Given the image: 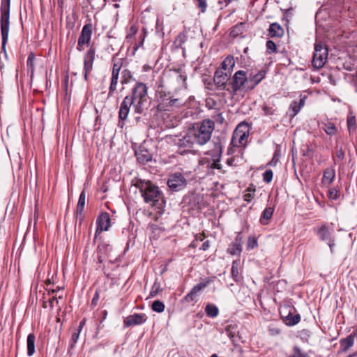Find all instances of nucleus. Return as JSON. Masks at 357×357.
I'll return each instance as SVG.
<instances>
[{
	"label": "nucleus",
	"instance_id": "1",
	"mask_svg": "<svg viewBox=\"0 0 357 357\" xmlns=\"http://www.w3.org/2000/svg\"><path fill=\"white\" fill-rule=\"evenodd\" d=\"M147 100L148 86L146 84L136 82L130 90V93L123 98L121 103L119 111V120L125 121L127 119L131 106H132L135 113L139 114L144 113L148 109L146 106Z\"/></svg>",
	"mask_w": 357,
	"mask_h": 357
},
{
	"label": "nucleus",
	"instance_id": "2",
	"mask_svg": "<svg viewBox=\"0 0 357 357\" xmlns=\"http://www.w3.org/2000/svg\"><path fill=\"white\" fill-rule=\"evenodd\" d=\"M245 148V120L240 122L235 128L227 153L232 156L227 159L230 166L243 164V153Z\"/></svg>",
	"mask_w": 357,
	"mask_h": 357
},
{
	"label": "nucleus",
	"instance_id": "3",
	"mask_svg": "<svg viewBox=\"0 0 357 357\" xmlns=\"http://www.w3.org/2000/svg\"><path fill=\"white\" fill-rule=\"evenodd\" d=\"M132 185L139 190L144 202L156 206V204L162 201L164 202L163 196L159 188L150 181H146L135 178L132 181Z\"/></svg>",
	"mask_w": 357,
	"mask_h": 357
},
{
	"label": "nucleus",
	"instance_id": "4",
	"mask_svg": "<svg viewBox=\"0 0 357 357\" xmlns=\"http://www.w3.org/2000/svg\"><path fill=\"white\" fill-rule=\"evenodd\" d=\"M214 130V122L211 119H204L200 124L190 130L196 144L200 146L206 144L211 138Z\"/></svg>",
	"mask_w": 357,
	"mask_h": 357
},
{
	"label": "nucleus",
	"instance_id": "5",
	"mask_svg": "<svg viewBox=\"0 0 357 357\" xmlns=\"http://www.w3.org/2000/svg\"><path fill=\"white\" fill-rule=\"evenodd\" d=\"M10 0H1V17H0V26L1 33V50L6 53V45L8 42L9 26H10Z\"/></svg>",
	"mask_w": 357,
	"mask_h": 357
},
{
	"label": "nucleus",
	"instance_id": "6",
	"mask_svg": "<svg viewBox=\"0 0 357 357\" xmlns=\"http://www.w3.org/2000/svg\"><path fill=\"white\" fill-rule=\"evenodd\" d=\"M206 154L211 155V160L207 158L202 159L203 164H206L207 167L210 169H217L220 170L222 166L220 164L221 154H222V145L220 139L217 142H213V149L207 151Z\"/></svg>",
	"mask_w": 357,
	"mask_h": 357
},
{
	"label": "nucleus",
	"instance_id": "7",
	"mask_svg": "<svg viewBox=\"0 0 357 357\" xmlns=\"http://www.w3.org/2000/svg\"><path fill=\"white\" fill-rule=\"evenodd\" d=\"M328 54L326 45L321 42H316L312 58V66L316 68H322L327 61Z\"/></svg>",
	"mask_w": 357,
	"mask_h": 357
},
{
	"label": "nucleus",
	"instance_id": "8",
	"mask_svg": "<svg viewBox=\"0 0 357 357\" xmlns=\"http://www.w3.org/2000/svg\"><path fill=\"white\" fill-rule=\"evenodd\" d=\"M112 225L110 215L107 212H102L96 219V229L93 242H96L98 236L102 232L108 231Z\"/></svg>",
	"mask_w": 357,
	"mask_h": 357
},
{
	"label": "nucleus",
	"instance_id": "9",
	"mask_svg": "<svg viewBox=\"0 0 357 357\" xmlns=\"http://www.w3.org/2000/svg\"><path fill=\"white\" fill-rule=\"evenodd\" d=\"M122 68V59H119L115 61L113 64L112 69V76L110 80V84L109 86L107 98H112L117 89V84L119 78V73Z\"/></svg>",
	"mask_w": 357,
	"mask_h": 357
},
{
	"label": "nucleus",
	"instance_id": "10",
	"mask_svg": "<svg viewBox=\"0 0 357 357\" xmlns=\"http://www.w3.org/2000/svg\"><path fill=\"white\" fill-rule=\"evenodd\" d=\"M225 333L234 345V351L241 355L243 353V350L242 347L238 346V342H243V340L239 334V331L237 330V327L231 324L227 325L225 327Z\"/></svg>",
	"mask_w": 357,
	"mask_h": 357
},
{
	"label": "nucleus",
	"instance_id": "11",
	"mask_svg": "<svg viewBox=\"0 0 357 357\" xmlns=\"http://www.w3.org/2000/svg\"><path fill=\"white\" fill-rule=\"evenodd\" d=\"M185 102L181 98H174L170 96L168 100L164 102L158 103L155 106L158 112H171L175 109L180 108L184 105Z\"/></svg>",
	"mask_w": 357,
	"mask_h": 357
},
{
	"label": "nucleus",
	"instance_id": "12",
	"mask_svg": "<svg viewBox=\"0 0 357 357\" xmlns=\"http://www.w3.org/2000/svg\"><path fill=\"white\" fill-rule=\"evenodd\" d=\"M167 185L172 190L177 192L185 188L187 181L181 173L176 172L169 176Z\"/></svg>",
	"mask_w": 357,
	"mask_h": 357
},
{
	"label": "nucleus",
	"instance_id": "13",
	"mask_svg": "<svg viewBox=\"0 0 357 357\" xmlns=\"http://www.w3.org/2000/svg\"><path fill=\"white\" fill-rule=\"evenodd\" d=\"M213 280V278L203 279L199 283L193 287L190 291L183 297L182 301L185 303L194 301L197 294L204 290Z\"/></svg>",
	"mask_w": 357,
	"mask_h": 357
},
{
	"label": "nucleus",
	"instance_id": "14",
	"mask_svg": "<svg viewBox=\"0 0 357 357\" xmlns=\"http://www.w3.org/2000/svg\"><path fill=\"white\" fill-rule=\"evenodd\" d=\"M267 70L261 69L256 71L251 69L249 73V77H247V90H252L255 87L266 77Z\"/></svg>",
	"mask_w": 357,
	"mask_h": 357
},
{
	"label": "nucleus",
	"instance_id": "15",
	"mask_svg": "<svg viewBox=\"0 0 357 357\" xmlns=\"http://www.w3.org/2000/svg\"><path fill=\"white\" fill-rule=\"evenodd\" d=\"M195 144L196 142L194 140L189 131L185 136L178 139V142H177V146L178 147V153L181 155L189 153Z\"/></svg>",
	"mask_w": 357,
	"mask_h": 357
},
{
	"label": "nucleus",
	"instance_id": "16",
	"mask_svg": "<svg viewBox=\"0 0 357 357\" xmlns=\"http://www.w3.org/2000/svg\"><path fill=\"white\" fill-rule=\"evenodd\" d=\"M229 76V73L223 71L222 69L218 68L215 72L213 77V81L217 89L220 90L225 89Z\"/></svg>",
	"mask_w": 357,
	"mask_h": 357
},
{
	"label": "nucleus",
	"instance_id": "17",
	"mask_svg": "<svg viewBox=\"0 0 357 357\" xmlns=\"http://www.w3.org/2000/svg\"><path fill=\"white\" fill-rule=\"evenodd\" d=\"M146 319L147 317L145 314L134 313L124 319V327L143 324L146 321Z\"/></svg>",
	"mask_w": 357,
	"mask_h": 357
},
{
	"label": "nucleus",
	"instance_id": "18",
	"mask_svg": "<svg viewBox=\"0 0 357 357\" xmlns=\"http://www.w3.org/2000/svg\"><path fill=\"white\" fill-rule=\"evenodd\" d=\"M245 83V73L243 70L236 72L231 82V87L234 94H237L238 91L241 90V87Z\"/></svg>",
	"mask_w": 357,
	"mask_h": 357
},
{
	"label": "nucleus",
	"instance_id": "19",
	"mask_svg": "<svg viewBox=\"0 0 357 357\" xmlns=\"http://www.w3.org/2000/svg\"><path fill=\"white\" fill-rule=\"evenodd\" d=\"M243 236L241 232L238 233L236 236L235 241L231 243L227 250V252L231 255H239L243 251Z\"/></svg>",
	"mask_w": 357,
	"mask_h": 357
},
{
	"label": "nucleus",
	"instance_id": "20",
	"mask_svg": "<svg viewBox=\"0 0 357 357\" xmlns=\"http://www.w3.org/2000/svg\"><path fill=\"white\" fill-rule=\"evenodd\" d=\"M135 153L137 161L142 165H145L152 160V154L144 145L139 146Z\"/></svg>",
	"mask_w": 357,
	"mask_h": 357
},
{
	"label": "nucleus",
	"instance_id": "21",
	"mask_svg": "<svg viewBox=\"0 0 357 357\" xmlns=\"http://www.w3.org/2000/svg\"><path fill=\"white\" fill-rule=\"evenodd\" d=\"M245 32V24L244 22H240L234 26L229 33L230 37L233 40H238L244 38Z\"/></svg>",
	"mask_w": 357,
	"mask_h": 357
},
{
	"label": "nucleus",
	"instance_id": "22",
	"mask_svg": "<svg viewBox=\"0 0 357 357\" xmlns=\"http://www.w3.org/2000/svg\"><path fill=\"white\" fill-rule=\"evenodd\" d=\"M93 24L89 22L86 24L81 31V33L78 38L79 40L86 43L87 46H89L91 36H92Z\"/></svg>",
	"mask_w": 357,
	"mask_h": 357
},
{
	"label": "nucleus",
	"instance_id": "23",
	"mask_svg": "<svg viewBox=\"0 0 357 357\" xmlns=\"http://www.w3.org/2000/svg\"><path fill=\"white\" fill-rule=\"evenodd\" d=\"M96 50L91 46L86 52L84 56V70H92L95 60Z\"/></svg>",
	"mask_w": 357,
	"mask_h": 357
},
{
	"label": "nucleus",
	"instance_id": "24",
	"mask_svg": "<svg viewBox=\"0 0 357 357\" xmlns=\"http://www.w3.org/2000/svg\"><path fill=\"white\" fill-rule=\"evenodd\" d=\"M305 101V97L301 98L299 101L294 100L290 105L288 115L291 118H294L304 106Z\"/></svg>",
	"mask_w": 357,
	"mask_h": 357
},
{
	"label": "nucleus",
	"instance_id": "25",
	"mask_svg": "<svg viewBox=\"0 0 357 357\" xmlns=\"http://www.w3.org/2000/svg\"><path fill=\"white\" fill-rule=\"evenodd\" d=\"M268 35L271 38L278 37L280 38L284 35L283 28L278 23H272L268 29Z\"/></svg>",
	"mask_w": 357,
	"mask_h": 357
},
{
	"label": "nucleus",
	"instance_id": "26",
	"mask_svg": "<svg viewBox=\"0 0 357 357\" xmlns=\"http://www.w3.org/2000/svg\"><path fill=\"white\" fill-rule=\"evenodd\" d=\"M301 321V315L296 312V310L294 308V312H291L287 318H285L283 321L288 326H293Z\"/></svg>",
	"mask_w": 357,
	"mask_h": 357
},
{
	"label": "nucleus",
	"instance_id": "27",
	"mask_svg": "<svg viewBox=\"0 0 357 357\" xmlns=\"http://www.w3.org/2000/svg\"><path fill=\"white\" fill-rule=\"evenodd\" d=\"M317 235L319 238L322 241H328L333 238L328 227L325 225L319 228Z\"/></svg>",
	"mask_w": 357,
	"mask_h": 357
},
{
	"label": "nucleus",
	"instance_id": "28",
	"mask_svg": "<svg viewBox=\"0 0 357 357\" xmlns=\"http://www.w3.org/2000/svg\"><path fill=\"white\" fill-rule=\"evenodd\" d=\"M170 92L166 91L162 89V86L159 85L158 89L155 91V99L158 103L164 102L165 100H168L170 97Z\"/></svg>",
	"mask_w": 357,
	"mask_h": 357
},
{
	"label": "nucleus",
	"instance_id": "29",
	"mask_svg": "<svg viewBox=\"0 0 357 357\" xmlns=\"http://www.w3.org/2000/svg\"><path fill=\"white\" fill-rule=\"evenodd\" d=\"M235 64L234 59L232 56H227L221 63L219 69H222L230 74V71L232 70Z\"/></svg>",
	"mask_w": 357,
	"mask_h": 357
},
{
	"label": "nucleus",
	"instance_id": "30",
	"mask_svg": "<svg viewBox=\"0 0 357 357\" xmlns=\"http://www.w3.org/2000/svg\"><path fill=\"white\" fill-rule=\"evenodd\" d=\"M36 336L33 333H30L27 336L26 347L28 356H32L35 353Z\"/></svg>",
	"mask_w": 357,
	"mask_h": 357
},
{
	"label": "nucleus",
	"instance_id": "31",
	"mask_svg": "<svg viewBox=\"0 0 357 357\" xmlns=\"http://www.w3.org/2000/svg\"><path fill=\"white\" fill-rule=\"evenodd\" d=\"M354 335L351 334L346 338L342 339L340 340V347L342 351H347L350 347L353 346L354 342Z\"/></svg>",
	"mask_w": 357,
	"mask_h": 357
},
{
	"label": "nucleus",
	"instance_id": "32",
	"mask_svg": "<svg viewBox=\"0 0 357 357\" xmlns=\"http://www.w3.org/2000/svg\"><path fill=\"white\" fill-rule=\"evenodd\" d=\"M86 202V192L85 190H83L79 197L78 202L77 204L76 213L77 215H82L85 206Z\"/></svg>",
	"mask_w": 357,
	"mask_h": 357
},
{
	"label": "nucleus",
	"instance_id": "33",
	"mask_svg": "<svg viewBox=\"0 0 357 357\" xmlns=\"http://www.w3.org/2000/svg\"><path fill=\"white\" fill-rule=\"evenodd\" d=\"M133 73L128 69H123L121 72V84H127L132 81H135Z\"/></svg>",
	"mask_w": 357,
	"mask_h": 357
},
{
	"label": "nucleus",
	"instance_id": "34",
	"mask_svg": "<svg viewBox=\"0 0 357 357\" xmlns=\"http://www.w3.org/2000/svg\"><path fill=\"white\" fill-rule=\"evenodd\" d=\"M205 313L210 318H215L219 314L218 307L213 303H207L205 307Z\"/></svg>",
	"mask_w": 357,
	"mask_h": 357
},
{
	"label": "nucleus",
	"instance_id": "35",
	"mask_svg": "<svg viewBox=\"0 0 357 357\" xmlns=\"http://www.w3.org/2000/svg\"><path fill=\"white\" fill-rule=\"evenodd\" d=\"M188 35L186 30L185 29L183 31L181 32L175 38L174 41V45L176 48H182V45L187 41Z\"/></svg>",
	"mask_w": 357,
	"mask_h": 357
},
{
	"label": "nucleus",
	"instance_id": "36",
	"mask_svg": "<svg viewBox=\"0 0 357 357\" xmlns=\"http://www.w3.org/2000/svg\"><path fill=\"white\" fill-rule=\"evenodd\" d=\"M240 268H241L240 261L239 260L234 261L232 263L231 273V276H232L233 279L236 282H238L241 279V276L239 275Z\"/></svg>",
	"mask_w": 357,
	"mask_h": 357
},
{
	"label": "nucleus",
	"instance_id": "37",
	"mask_svg": "<svg viewBox=\"0 0 357 357\" xmlns=\"http://www.w3.org/2000/svg\"><path fill=\"white\" fill-rule=\"evenodd\" d=\"M274 212L273 207H267L262 212L260 222L262 225H266L267 222L272 218Z\"/></svg>",
	"mask_w": 357,
	"mask_h": 357
},
{
	"label": "nucleus",
	"instance_id": "38",
	"mask_svg": "<svg viewBox=\"0 0 357 357\" xmlns=\"http://www.w3.org/2000/svg\"><path fill=\"white\" fill-rule=\"evenodd\" d=\"M112 250V247L107 243L102 242L97 247V252L103 255H107Z\"/></svg>",
	"mask_w": 357,
	"mask_h": 357
},
{
	"label": "nucleus",
	"instance_id": "39",
	"mask_svg": "<svg viewBox=\"0 0 357 357\" xmlns=\"http://www.w3.org/2000/svg\"><path fill=\"white\" fill-rule=\"evenodd\" d=\"M335 176V169L333 168H327L324 172L323 180L324 182L331 183L334 180Z\"/></svg>",
	"mask_w": 357,
	"mask_h": 357
},
{
	"label": "nucleus",
	"instance_id": "40",
	"mask_svg": "<svg viewBox=\"0 0 357 357\" xmlns=\"http://www.w3.org/2000/svg\"><path fill=\"white\" fill-rule=\"evenodd\" d=\"M294 307L289 305L282 307L280 310V314L282 320H284L285 318H287V317L291 314V312H294Z\"/></svg>",
	"mask_w": 357,
	"mask_h": 357
},
{
	"label": "nucleus",
	"instance_id": "41",
	"mask_svg": "<svg viewBox=\"0 0 357 357\" xmlns=\"http://www.w3.org/2000/svg\"><path fill=\"white\" fill-rule=\"evenodd\" d=\"M165 304L159 300L153 301L151 305L152 310L158 313L162 312L165 310Z\"/></svg>",
	"mask_w": 357,
	"mask_h": 357
},
{
	"label": "nucleus",
	"instance_id": "42",
	"mask_svg": "<svg viewBox=\"0 0 357 357\" xmlns=\"http://www.w3.org/2000/svg\"><path fill=\"white\" fill-rule=\"evenodd\" d=\"M347 128L349 134L356 130V118L354 116L349 115L347 117Z\"/></svg>",
	"mask_w": 357,
	"mask_h": 357
},
{
	"label": "nucleus",
	"instance_id": "43",
	"mask_svg": "<svg viewBox=\"0 0 357 357\" xmlns=\"http://www.w3.org/2000/svg\"><path fill=\"white\" fill-rule=\"evenodd\" d=\"M211 117L213 118V121L215 123H217L218 124H223L225 122V118L221 112L219 111L215 110L214 113L211 115Z\"/></svg>",
	"mask_w": 357,
	"mask_h": 357
},
{
	"label": "nucleus",
	"instance_id": "44",
	"mask_svg": "<svg viewBox=\"0 0 357 357\" xmlns=\"http://www.w3.org/2000/svg\"><path fill=\"white\" fill-rule=\"evenodd\" d=\"M161 291L160 284L155 280L153 283L151 291L149 293V297L153 298L157 296V294Z\"/></svg>",
	"mask_w": 357,
	"mask_h": 357
},
{
	"label": "nucleus",
	"instance_id": "45",
	"mask_svg": "<svg viewBox=\"0 0 357 357\" xmlns=\"http://www.w3.org/2000/svg\"><path fill=\"white\" fill-rule=\"evenodd\" d=\"M325 132L329 135H333L336 133L337 129L334 123L328 122L325 124Z\"/></svg>",
	"mask_w": 357,
	"mask_h": 357
},
{
	"label": "nucleus",
	"instance_id": "46",
	"mask_svg": "<svg viewBox=\"0 0 357 357\" xmlns=\"http://www.w3.org/2000/svg\"><path fill=\"white\" fill-rule=\"evenodd\" d=\"M288 357H310L307 353L303 351L299 347H295L294 352Z\"/></svg>",
	"mask_w": 357,
	"mask_h": 357
},
{
	"label": "nucleus",
	"instance_id": "47",
	"mask_svg": "<svg viewBox=\"0 0 357 357\" xmlns=\"http://www.w3.org/2000/svg\"><path fill=\"white\" fill-rule=\"evenodd\" d=\"M281 154L280 151L276 150L274 152L273 157L271 159V160L268 163V165L275 167L276 166L277 163L278 162L280 158Z\"/></svg>",
	"mask_w": 357,
	"mask_h": 357
},
{
	"label": "nucleus",
	"instance_id": "48",
	"mask_svg": "<svg viewBox=\"0 0 357 357\" xmlns=\"http://www.w3.org/2000/svg\"><path fill=\"white\" fill-rule=\"evenodd\" d=\"M177 73L178 74L177 75V82H181L182 86L186 89L187 88V84H186V79H187V75L185 73H180L179 70H176Z\"/></svg>",
	"mask_w": 357,
	"mask_h": 357
},
{
	"label": "nucleus",
	"instance_id": "49",
	"mask_svg": "<svg viewBox=\"0 0 357 357\" xmlns=\"http://www.w3.org/2000/svg\"><path fill=\"white\" fill-rule=\"evenodd\" d=\"M268 334L271 336H278L280 335L281 330L274 325H270L268 328Z\"/></svg>",
	"mask_w": 357,
	"mask_h": 357
},
{
	"label": "nucleus",
	"instance_id": "50",
	"mask_svg": "<svg viewBox=\"0 0 357 357\" xmlns=\"http://www.w3.org/2000/svg\"><path fill=\"white\" fill-rule=\"evenodd\" d=\"M258 243L257 239L255 236H250L247 241V248L248 249H254L257 247Z\"/></svg>",
	"mask_w": 357,
	"mask_h": 357
},
{
	"label": "nucleus",
	"instance_id": "51",
	"mask_svg": "<svg viewBox=\"0 0 357 357\" xmlns=\"http://www.w3.org/2000/svg\"><path fill=\"white\" fill-rule=\"evenodd\" d=\"M266 45L267 52L268 54H271V53L276 52L277 46H276V44L273 40H268L266 42Z\"/></svg>",
	"mask_w": 357,
	"mask_h": 357
},
{
	"label": "nucleus",
	"instance_id": "52",
	"mask_svg": "<svg viewBox=\"0 0 357 357\" xmlns=\"http://www.w3.org/2000/svg\"><path fill=\"white\" fill-rule=\"evenodd\" d=\"M80 332L76 331L72 334V337L70 341V349H73L75 345V344L77 342V340L79 337Z\"/></svg>",
	"mask_w": 357,
	"mask_h": 357
},
{
	"label": "nucleus",
	"instance_id": "53",
	"mask_svg": "<svg viewBox=\"0 0 357 357\" xmlns=\"http://www.w3.org/2000/svg\"><path fill=\"white\" fill-rule=\"evenodd\" d=\"M273 171L271 169H266L263 174V180L264 182L268 183L273 179Z\"/></svg>",
	"mask_w": 357,
	"mask_h": 357
},
{
	"label": "nucleus",
	"instance_id": "54",
	"mask_svg": "<svg viewBox=\"0 0 357 357\" xmlns=\"http://www.w3.org/2000/svg\"><path fill=\"white\" fill-rule=\"evenodd\" d=\"M197 3V6L202 13H205L207 8V0H195Z\"/></svg>",
	"mask_w": 357,
	"mask_h": 357
},
{
	"label": "nucleus",
	"instance_id": "55",
	"mask_svg": "<svg viewBox=\"0 0 357 357\" xmlns=\"http://www.w3.org/2000/svg\"><path fill=\"white\" fill-rule=\"evenodd\" d=\"M145 36H146L145 31H144L142 33L140 34V36H139L140 41L139 42L138 44H135L134 45V47H133L134 51H137L139 49V47H140L141 46L143 45Z\"/></svg>",
	"mask_w": 357,
	"mask_h": 357
},
{
	"label": "nucleus",
	"instance_id": "56",
	"mask_svg": "<svg viewBox=\"0 0 357 357\" xmlns=\"http://www.w3.org/2000/svg\"><path fill=\"white\" fill-rule=\"evenodd\" d=\"M137 29L136 26L135 25L131 26L128 31V33L127 34L126 38L127 39L132 38V37H134L135 36V34L137 33Z\"/></svg>",
	"mask_w": 357,
	"mask_h": 357
},
{
	"label": "nucleus",
	"instance_id": "57",
	"mask_svg": "<svg viewBox=\"0 0 357 357\" xmlns=\"http://www.w3.org/2000/svg\"><path fill=\"white\" fill-rule=\"evenodd\" d=\"M328 192H329V198L330 199L335 200L339 197V192L335 188H332V189L329 190Z\"/></svg>",
	"mask_w": 357,
	"mask_h": 357
},
{
	"label": "nucleus",
	"instance_id": "58",
	"mask_svg": "<svg viewBox=\"0 0 357 357\" xmlns=\"http://www.w3.org/2000/svg\"><path fill=\"white\" fill-rule=\"evenodd\" d=\"M253 185H250L248 188H247V204L250 202L253 198V195L251 192H255V190L252 189Z\"/></svg>",
	"mask_w": 357,
	"mask_h": 357
},
{
	"label": "nucleus",
	"instance_id": "59",
	"mask_svg": "<svg viewBox=\"0 0 357 357\" xmlns=\"http://www.w3.org/2000/svg\"><path fill=\"white\" fill-rule=\"evenodd\" d=\"M34 59H35V56L33 54V53H31L29 56H28V58H27V60H26V65H27V67H31L32 68L33 66V61H34Z\"/></svg>",
	"mask_w": 357,
	"mask_h": 357
},
{
	"label": "nucleus",
	"instance_id": "60",
	"mask_svg": "<svg viewBox=\"0 0 357 357\" xmlns=\"http://www.w3.org/2000/svg\"><path fill=\"white\" fill-rule=\"evenodd\" d=\"M335 156L338 160L342 161L344 158V152L342 149H337L335 153Z\"/></svg>",
	"mask_w": 357,
	"mask_h": 357
},
{
	"label": "nucleus",
	"instance_id": "61",
	"mask_svg": "<svg viewBox=\"0 0 357 357\" xmlns=\"http://www.w3.org/2000/svg\"><path fill=\"white\" fill-rule=\"evenodd\" d=\"M100 296L98 291H96L93 295V297L91 301V305L92 306H96L98 304V301L99 300Z\"/></svg>",
	"mask_w": 357,
	"mask_h": 357
},
{
	"label": "nucleus",
	"instance_id": "62",
	"mask_svg": "<svg viewBox=\"0 0 357 357\" xmlns=\"http://www.w3.org/2000/svg\"><path fill=\"white\" fill-rule=\"evenodd\" d=\"M209 247H210V242H209V241H206L202 245V246L200 248V250H202L203 251H206V250H207L208 249Z\"/></svg>",
	"mask_w": 357,
	"mask_h": 357
},
{
	"label": "nucleus",
	"instance_id": "63",
	"mask_svg": "<svg viewBox=\"0 0 357 357\" xmlns=\"http://www.w3.org/2000/svg\"><path fill=\"white\" fill-rule=\"evenodd\" d=\"M328 245L330 248L331 252L333 253L335 246V240L333 238L328 241Z\"/></svg>",
	"mask_w": 357,
	"mask_h": 357
},
{
	"label": "nucleus",
	"instance_id": "64",
	"mask_svg": "<svg viewBox=\"0 0 357 357\" xmlns=\"http://www.w3.org/2000/svg\"><path fill=\"white\" fill-rule=\"evenodd\" d=\"M86 45V43H84V42H82V41H81L80 40L78 39L77 50L79 52H82L83 50V45Z\"/></svg>",
	"mask_w": 357,
	"mask_h": 357
}]
</instances>
